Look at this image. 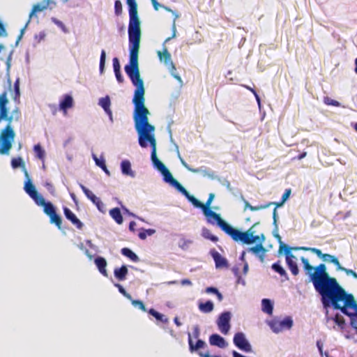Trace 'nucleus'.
<instances>
[{
    "label": "nucleus",
    "mask_w": 357,
    "mask_h": 357,
    "mask_svg": "<svg viewBox=\"0 0 357 357\" xmlns=\"http://www.w3.org/2000/svg\"><path fill=\"white\" fill-rule=\"evenodd\" d=\"M213 307V303L211 301H208L206 303H201L199 304V310L204 313H208L212 312Z\"/></svg>",
    "instance_id": "31"
},
{
    "label": "nucleus",
    "mask_w": 357,
    "mask_h": 357,
    "mask_svg": "<svg viewBox=\"0 0 357 357\" xmlns=\"http://www.w3.org/2000/svg\"><path fill=\"white\" fill-rule=\"evenodd\" d=\"M114 286L118 288L119 291L123 294L125 297L131 300L132 296L130 294L127 293L125 289L123 287V286L120 284H115Z\"/></svg>",
    "instance_id": "47"
},
{
    "label": "nucleus",
    "mask_w": 357,
    "mask_h": 357,
    "mask_svg": "<svg viewBox=\"0 0 357 357\" xmlns=\"http://www.w3.org/2000/svg\"><path fill=\"white\" fill-rule=\"evenodd\" d=\"M160 173L163 176V180L166 182L169 183L171 185L174 187L177 190L179 189H182V185L176 180L172 175L171 172L169 171V169L167 167H165L163 169L160 171Z\"/></svg>",
    "instance_id": "12"
},
{
    "label": "nucleus",
    "mask_w": 357,
    "mask_h": 357,
    "mask_svg": "<svg viewBox=\"0 0 357 357\" xmlns=\"http://www.w3.org/2000/svg\"><path fill=\"white\" fill-rule=\"evenodd\" d=\"M317 346L319 349V351L320 352V354H322V349H323V344L321 342V341H317Z\"/></svg>",
    "instance_id": "64"
},
{
    "label": "nucleus",
    "mask_w": 357,
    "mask_h": 357,
    "mask_svg": "<svg viewBox=\"0 0 357 357\" xmlns=\"http://www.w3.org/2000/svg\"><path fill=\"white\" fill-rule=\"evenodd\" d=\"M128 270L126 266L123 265L120 268H116L114 271L115 278L119 281H123L126 279Z\"/></svg>",
    "instance_id": "23"
},
{
    "label": "nucleus",
    "mask_w": 357,
    "mask_h": 357,
    "mask_svg": "<svg viewBox=\"0 0 357 357\" xmlns=\"http://www.w3.org/2000/svg\"><path fill=\"white\" fill-rule=\"evenodd\" d=\"M188 344L189 349L191 352H193L199 349L204 347L205 342L202 340H198L195 344H193L192 340L191 338L190 333H188Z\"/></svg>",
    "instance_id": "26"
},
{
    "label": "nucleus",
    "mask_w": 357,
    "mask_h": 357,
    "mask_svg": "<svg viewBox=\"0 0 357 357\" xmlns=\"http://www.w3.org/2000/svg\"><path fill=\"white\" fill-rule=\"evenodd\" d=\"M182 189H179L181 193H182L195 207L199 208L202 210V206H204V204L199 202L197 199H196L194 196L190 195V193L186 190V189L182 186Z\"/></svg>",
    "instance_id": "21"
},
{
    "label": "nucleus",
    "mask_w": 357,
    "mask_h": 357,
    "mask_svg": "<svg viewBox=\"0 0 357 357\" xmlns=\"http://www.w3.org/2000/svg\"><path fill=\"white\" fill-rule=\"evenodd\" d=\"M132 304L136 307L139 308L144 312H146V308L144 304V303L142 301L139 300H132L131 299Z\"/></svg>",
    "instance_id": "45"
},
{
    "label": "nucleus",
    "mask_w": 357,
    "mask_h": 357,
    "mask_svg": "<svg viewBox=\"0 0 357 357\" xmlns=\"http://www.w3.org/2000/svg\"><path fill=\"white\" fill-rule=\"evenodd\" d=\"M294 249L295 250H309V251L312 252V253L317 255V257L321 258L324 261L333 264L335 266H336L337 270H338L339 267L341 266L338 259L335 256L331 255L330 254H324V253H322L321 250L318 248L301 247V248H295Z\"/></svg>",
    "instance_id": "7"
},
{
    "label": "nucleus",
    "mask_w": 357,
    "mask_h": 357,
    "mask_svg": "<svg viewBox=\"0 0 357 357\" xmlns=\"http://www.w3.org/2000/svg\"><path fill=\"white\" fill-rule=\"evenodd\" d=\"M115 73V76H116L117 81L119 83H122L123 82V77L121 74V70L119 71V73Z\"/></svg>",
    "instance_id": "57"
},
{
    "label": "nucleus",
    "mask_w": 357,
    "mask_h": 357,
    "mask_svg": "<svg viewBox=\"0 0 357 357\" xmlns=\"http://www.w3.org/2000/svg\"><path fill=\"white\" fill-rule=\"evenodd\" d=\"M96 206V207L98 208V209L102 212V213H105V204L102 203V202L101 200H100L96 204H95Z\"/></svg>",
    "instance_id": "52"
},
{
    "label": "nucleus",
    "mask_w": 357,
    "mask_h": 357,
    "mask_svg": "<svg viewBox=\"0 0 357 357\" xmlns=\"http://www.w3.org/2000/svg\"><path fill=\"white\" fill-rule=\"evenodd\" d=\"M231 313L229 312H222L217 320V325L220 332L227 335L230 330Z\"/></svg>",
    "instance_id": "9"
},
{
    "label": "nucleus",
    "mask_w": 357,
    "mask_h": 357,
    "mask_svg": "<svg viewBox=\"0 0 357 357\" xmlns=\"http://www.w3.org/2000/svg\"><path fill=\"white\" fill-rule=\"evenodd\" d=\"M33 151H34L36 155L38 158H39L41 160H45V152L39 144L34 146Z\"/></svg>",
    "instance_id": "36"
},
{
    "label": "nucleus",
    "mask_w": 357,
    "mask_h": 357,
    "mask_svg": "<svg viewBox=\"0 0 357 357\" xmlns=\"http://www.w3.org/2000/svg\"><path fill=\"white\" fill-rule=\"evenodd\" d=\"M214 198V195L213 193H211L209 195V197L206 202V204H204V206H202V211L206 209H210V205Z\"/></svg>",
    "instance_id": "50"
},
{
    "label": "nucleus",
    "mask_w": 357,
    "mask_h": 357,
    "mask_svg": "<svg viewBox=\"0 0 357 357\" xmlns=\"http://www.w3.org/2000/svg\"><path fill=\"white\" fill-rule=\"evenodd\" d=\"M50 222L54 224L59 229L61 228L62 220L61 218L56 214V212L49 216Z\"/></svg>",
    "instance_id": "35"
},
{
    "label": "nucleus",
    "mask_w": 357,
    "mask_h": 357,
    "mask_svg": "<svg viewBox=\"0 0 357 357\" xmlns=\"http://www.w3.org/2000/svg\"><path fill=\"white\" fill-rule=\"evenodd\" d=\"M182 163L183 165H184V167L188 169L190 172H193V173H198L199 171V169H193V168H191L185 162H184L183 161H182Z\"/></svg>",
    "instance_id": "56"
},
{
    "label": "nucleus",
    "mask_w": 357,
    "mask_h": 357,
    "mask_svg": "<svg viewBox=\"0 0 357 357\" xmlns=\"http://www.w3.org/2000/svg\"><path fill=\"white\" fill-rule=\"evenodd\" d=\"M273 223L276 225L277 222V209L275 208L273 211Z\"/></svg>",
    "instance_id": "62"
},
{
    "label": "nucleus",
    "mask_w": 357,
    "mask_h": 357,
    "mask_svg": "<svg viewBox=\"0 0 357 357\" xmlns=\"http://www.w3.org/2000/svg\"><path fill=\"white\" fill-rule=\"evenodd\" d=\"M20 78H17L14 83V95L13 99L15 102H20Z\"/></svg>",
    "instance_id": "34"
},
{
    "label": "nucleus",
    "mask_w": 357,
    "mask_h": 357,
    "mask_svg": "<svg viewBox=\"0 0 357 357\" xmlns=\"http://www.w3.org/2000/svg\"><path fill=\"white\" fill-rule=\"evenodd\" d=\"M135 227H136V223L134 221H131L129 224V229L130 231H132V232H135Z\"/></svg>",
    "instance_id": "60"
},
{
    "label": "nucleus",
    "mask_w": 357,
    "mask_h": 357,
    "mask_svg": "<svg viewBox=\"0 0 357 357\" xmlns=\"http://www.w3.org/2000/svg\"><path fill=\"white\" fill-rule=\"evenodd\" d=\"M158 54L160 60L163 59L164 62L166 64L171 63L172 65L173 68L175 69V67L173 65V63L171 59V54L166 48H165L162 52L159 51L158 52Z\"/></svg>",
    "instance_id": "27"
},
{
    "label": "nucleus",
    "mask_w": 357,
    "mask_h": 357,
    "mask_svg": "<svg viewBox=\"0 0 357 357\" xmlns=\"http://www.w3.org/2000/svg\"><path fill=\"white\" fill-rule=\"evenodd\" d=\"M132 84L136 86L134 92L132 102L135 105L133 119L135 128L138 134L139 144L142 148L148 146L149 142L151 147V160L154 164L159 159L156 155V140L153 134L155 127L149 123V109L145 107V89L142 79L134 81Z\"/></svg>",
    "instance_id": "2"
},
{
    "label": "nucleus",
    "mask_w": 357,
    "mask_h": 357,
    "mask_svg": "<svg viewBox=\"0 0 357 357\" xmlns=\"http://www.w3.org/2000/svg\"><path fill=\"white\" fill-rule=\"evenodd\" d=\"M284 204V202H282V200L281 201V202L280 203H277V202H268L266 204H261V205H259V206H252L250 204V203L247 201V200H245L244 199V204H245V208H249L250 211H259V210H261V209H265L268 207H269L270 206L273 205V204H275V208H277V207H280L281 206L282 204Z\"/></svg>",
    "instance_id": "15"
},
{
    "label": "nucleus",
    "mask_w": 357,
    "mask_h": 357,
    "mask_svg": "<svg viewBox=\"0 0 357 357\" xmlns=\"http://www.w3.org/2000/svg\"><path fill=\"white\" fill-rule=\"evenodd\" d=\"M181 284L182 285H191L192 282H191V281L189 279H183L181 281Z\"/></svg>",
    "instance_id": "61"
},
{
    "label": "nucleus",
    "mask_w": 357,
    "mask_h": 357,
    "mask_svg": "<svg viewBox=\"0 0 357 357\" xmlns=\"http://www.w3.org/2000/svg\"><path fill=\"white\" fill-rule=\"evenodd\" d=\"M47 3H45L44 5H41L40 3L33 5V6L32 8L31 13V15L36 13L41 12V11L45 10L47 8Z\"/></svg>",
    "instance_id": "41"
},
{
    "label": "nucleus",
    "mask_w": 357,
    "mask_h": 357,
    "mask_svg": "<svg viewBox=\"0 0 357 357\" xmlns=\"http://www.w3.org/2000/svg\"><path fill=\"white\" fill-rule=\"evenodd\" d=\"M81 189L82 190L86 197L90 199L94 204H96L100 199L96 197L91 190L86 188L84 185L79 184Z\"/></svg>",
    "instance_id": "25"
},
{
    "label": "nucleus",
    "mask_w": 357,
    "mask_h": 357,
    "mask_svg": "<svg viewBox=\"0 0 357 357\" xmlns=\"http://www.w3.org/2000/svg\"><path fill=\"white\" fill-rule=\"evenodd\" d=\"M121 171L123 174L134 176V173L131 169V164L130 161L126 160H123L121 164Z\"/></svg>",
    "instance_id": "29"
},
{
    "label": "nucleus",
    "mask_w": 357,
    "mask_h": 357,
    "mask_svg": "<svg viewBox=\"0 0 357 357\" xmlns=\"http://www.w3.org/2000/svg\"><path fill=\"white\" fill-rule=\"evenodd\" d=\"M129 6L128 40L130 46V63L125 66V71L132 82L142 79L140 77L138 54L141 39L140 21L137 14L135 0H127Z\"/></svg>",
    "instance_id": "3"
},
{
    "label": "nucleus",
    "mask_w": 357,
    "mask_h": 357,
    "mask_svg": "<svg viewBox=\"0 0 357 357\" xmlns=\"http://www.w3.org/2000/svg\"><path fill=\"white\" fill-rule=\"evenodd\" d=\"M323 101H324V104L326 105H331V106H334V107H339L340 105V103L338 101H337L335 100H333L332 98H331L328 96L324 97Z\"/></svg>",
    "instance_id": "43"
},
{
    "label": "nucleus",
    "mask_w": 357,
    "mask_h": 357,
    "mask_svg": "<svg viewBox=\"0 0 357 357\" xmlns=\"http://www.w3.org/2000/svg\"><path fill=\"white\" fill-rule=\"evenodd\" d=\"M218 289H216L215 287H207L206 289V293L215 294V293H218Z\"/></svg>",
    "instance_id": "58"
},
{
    "label": "nucleus",
    "mask_w": 357,
    "mask_h": 357,
    "mask_svg": "<svg viewBox=\"0 0 357 357\" xmlns=\"http://www.w3.org/2000/svg\"><path fill=\"white\" fill-rule=\"evenodd\" d=\"M113 68L114 73H119L121 70V66L118 58L115 57L113 59Z\"/></svg>",
    "instance_id": "51"
},
{
    "label": "nucleus",
    "mask_w": 357,
    "mask_h": 357,
    "mask_svg": "<svg viewBox=\"0 0 357 357\" xmlns=\"http://www.w3.org/2000/svg\"><path fill=\"white\" fill-rule=\"evenodd\" d=\"M209 342L211 345L217 346L220 348H225L227 347L225 340L218 334H213L209 337Z\"/></svg>",
    "instance_id": "18"
},
{
    "label": "nucleus",
    "mask_w": 357,
    "mask_h": 357,
    "mask_svg": "<svg viewBox=\"0 0 357 357\" xmlns=\"http://www.w3.org/2000/svg\"><path fill=\"white\" fill-rule=\"evenodd\" d=\"M36 204L40 206H43V211L47 216H50L56 212V209L54 205L51 202H46L43 197H41V199L37 203H36Z\"/></svg>",
    "instance_id": "17"
},
{
    "label": "nucleus",
    "mask_w": 357,
    "mask_h": 357,
    "mask_svg": "<svg viewBox=\"0 0 357 357\" xmlns=\"http://www.w3.org/2000/svg\"><path fill=\"white\" fill-rule=\"evenodd\" d=\"M63 213L66 218L71 222L78 229L83 228V223L77 218L75 213L68 208H63Z\"/></svg>",
    "instance_id": "13"
},
{
    "label": "nucleus",
    "mask_w": 357,
    "mask_h": 357,
    "mask_svg": "<svg viewBox=\"0 0 357 357\" xmlns=\"http://www.w3.org/2000/svg\"><path fill=\"white\" fill-rule=\"evenodd\" d=\"M153 4V6L155 10H158L159 8L161 6L160 3L157 1V0H151Z\"/></svg>",
    "instance_id": "59"
},
{
    "label": "nucleus",
    "mask_w": 357,
    "mask_h": 357,
    "mask_svg": "<svg viewBox=\"0 0 357 357\" xmlns=\"http://www.w3.org/2000/svg\"><path fill=\"white\" fill-rule=\"evenodd\" d=\"M293 325V321L291 317H286L280 322V326L282 328L289 329Z\"/></svg>",
    "instance_id": "37"
},
{
    "label": "nucleus",
    "mask_w": 357,
    "mask_h": 357,
    "mask_svg": "<svg viewBox=\"0 0 357 357\" xmlns=\"http://www.w3.org/2000/svg\"><path fill=\"white\" fill-rule=\"evenodd\" d=\"M11 165L14 169L20 167L24 168L25 167L24 162H23L22 158L20 157L13 158L11 160Z\"/></svg>",
    "instance_id": "38"
},
{
    "label": "nucleus",
    "mask_w": 357,
    "mask_h": 357,
    "mask_svg": "<svg viewBox=\"0 0 357 357\" xmlns=\"http://www.w3.org/2000/svg\"><path fill=\"white\" fill-rule=\"evenodd\" d=\"M203 236L204 238L209 239L214 243H216L218 241V238L213 235L208 229H204L203 231Z\"/></svg>",
    "instance_id": "42"
},
{
    "label": "nucleus",
    "mask_w": 357,
    "mask_h": 357,
    "mask_svg": "<svg viewBox=\"0 0 357 357\" xmlns=\"http://www.w3.org/2000/svg\"><path fill=\"white\" fill-rule=\"evenodd\" d=\"M112 218L118 224L121 225L123 222V218L121 215V211L119 208H114L109 210V212Z\"/></svg>",
    "instance_id": "24"
},
{
    "label": "nucleus",
    "mask_w": 357,
    "mask_h": 357,
    "mask_svg": "<svg viewBox=\"0 0 357 357\" xmlns=\"http://www.w3.org/2000/svg\"><path fill=\"white\" fill-rule=\"evenodd\" d=\"M262 304V310L267 313L268 314H271L273 313V303L269 299L264 298L261 301Z\"/></svg>",
    "instance_id": "32"
},
{
    "label": "nucleus",
    "mask_w": 357,
    "mask_h": 357,
    "mask_svg": "<svg viewBox=\"0 0 357 357\" xmlns=\"http://www.w3.org/2000/svg\"><path fill=\"white\" fill-rule=\"evenodd\" d=\"M211 255L215 263V266L217 268H223L228 266L227 259L222 257L221 255L218 251H216L215 250H213L211 251Z\"/></svg>",
    "instance_id": "16"
},
{
    "label": "nucleus",
    "mask_w": 357,
    "mask_h": 357,
    "mask_svg": "<svg viewBox=\"0 0 357 357\" xmlns=\"http://www.w3.org/2000/svg\"><path fill=\"white\" fill-rule=\"evenodd\" d=\"M24 174L28 178V179L24 183V190L34 201V202L37 203L41 199V197H43V196L40 195L36 190L34 185L29 178V174L26 169H24Z\"/></svg>",
    "instance_id": "10"
},
{
    "label": "nucleus",
    "mask_w": 357,
    "mask_h": 357,
    "mask_svg": "<svg viewBox=\"0 0 357 357\" xmlns=\"http://www.w3.org/2000/svg\"><path fill=\"white\" fill-rule=\"evenodd\" d=\"M94 160L96 161V164L98 167H100L101 169H102L106 173H109L104 160H99L96 156H94Z\"/></svg>",
    "instance_id": "48"
},
{
    "label": "nucleus",
    "mask_w": 357,
    "mask_h": 357,
    "mask_svg": "<svg viewBox=\"0 0 357 357\" xmlns=\"http://www.w3.org/2000/svg\"><path fill=\"white\" fill-rule=\"evenodd\" d=\"M100 273L105 277H107V271L106 270L107 261L105 258L102 257H98L94 261Z\"/></svg>",
    "instance_id": "22"
},
{
    "label": "nucleus",
    "mask_w": 357,
    "mask_h": 357,
    "mask_svg": "<svg viewBox=\"0 0 357 357\" xmlns=\"http://www.w3.org/2000/svg\"><path fill=\"white\" fill-rule=\"evenodd\" d=\"M301 260L314 289L321 296L324 306L332 305L333 308L340 310L350 317L351 327L357 330V303L354 296L347 294L335 278L329 276L324 264L313 267L307 259L302 257Z\"/></svg>",
    "instance_id": "1"
},
{
    "label": "nucleus",
    "mask_w": 357,
    "mask_h": 357,
    "mask_svg": "<svg viewBox=\"0 0 357 357\" xmlns=\"http://www.w3.org/2000/svg\"><path fill=\"white\" fill-rule=\"evenodd\" d=\"M259 225V222L255 223L250 229H248L246 231H241L240 230L234 228L231 225L228 228L226 231V234L229 235L234 241H240L245 244H251L261 239L262 241L265 240V236L264 234L255 235V231L254 227Z\"/></svg>",
    "instance_id": "5"
},
{
    "label": "nucleus",
    "mask_w": 357,
    "mask_h": 357,
    "mask_svg": "<svg viewBox=\"0 0 357 357\" xmlns=\"http://www.w3.org/2000/svg\"><path fill=\"white\" fill-rule=\"evenodd\" d=\"M296 247L290 248L284 243H281V245L279 246V252L280 253L284 250L286 263L289 270L294 275H297L299 273V269L297 263L295 261L296 257L291 252L292 250H296L294 249Z\"/></svg>",
    "instance_id": "6"
},
{
    "label": "nucleus",
    "mask_w": 357,
    "mask_h": 357,
    "mask_svg": "<svg viewBox=\"0 0 357 357\" xmlns=\"http://www.w3.org/2000/svg\"><path fill=\"white\" fill-rule=\"evenodd\" d=\"M153 165L160 172L166 167L165 165L160 160L155 162Z\"/></svg>",
    "instance_id": "53"
},
{
    "label": "nucleus",
    "mask_w": 357,
    "mask_h": 357,
    "mask_svg": "<svg viewBox=\"0 0 357 357\" xmlns=\"http://www.w3.org/2000/svg\"><path fill=\"white\" fill-rule=\"evenodd\" d=\"M123 8L121 2L119 0H116L114 2V12L116 15H120L122 13Z\"/></svg>",
    "instance_id": "46"
},
{
    "label": "nucleus",
    "mask_w": 357,
    "mask_h": 357,
    "mask_svg": "<svg viewBox=\"0 0 357 357\" xmlns=\"http://www.w3.org/2000/svg\"><path fill=\"white\" fill-rule=\"evenodd\" d=\"M105 59H106V53H105V51L102 50L101 52L100 58V73H102L104 71Z\"/></svg>",
    "instance_id": "44"
},
{
    "label": "nucleus",
    "mask_w": 357,
    "mask_h": 357,
    "mask_svg": "<svg viewBox=\"0 0 357 357\" xmlns=\"http://www.w3.org/2000/svg\"><path fill=\"white\" fill-rule=\"evenodd\" d=\"M148 312L151 314L153 317H154L157 320L162 322V323H167L168 322V319L163 314L159 313L158 312H157L156 310H155L154 309L151 308L150 309Z\"/></svg>",
    "instance_id": "33"
},
{
    "label": "nucleus",
    "mask_w": 357,
    "mask_h": 357,
    "mask_svg": "<svg viewBox=\"0 0 357 357\" xmlns=\"http://www.w3.org/2000/svg\"><path fill=\"white\" fill-rule=\"evenodd\" d=\"M121 252L123 255L127 257L134 262H137L139 261L138 256L128 248H122Z\"/></svg>",
    "instance_id": "28"
},
{
    "label": "nucleus",
    "mask_w": 357,
    "mask_h": 357,
    "mask_svg": "<svg viewBox=\"0 0 357 357\" xmlns=\"http://www.w3.org/2000/svg\"><path fill=\"white\" fill-rule=\"evenodd\" d=\"M248 252L253 253L254 255H255V256L257 257H258L259 259V260L261 262H264L265 257H266V250L262 245L261 243L256 245L254 247L249 248L248 249Z\"/></svg>",
    "instance_id": "14"
},
{
    "label": "nucleus",
    "mask_w": 357,
    "mask_h": 357,
    "mask_svg": "<svg viewBox=\"0 0 357 357\" xmlns=\"http://www.w3.org/2000/svg\"><path fill=\"white\" fill-rule=\"evenodd\" d=\"M155 230L152 229H143L138 234V236L140 239L144 240L146 239L147 236H151L155 233Z\"/></svg>",
    "instance_id": "40"
},
{
    "label": "nucleus",
    "mask_w": 357,
    "mask_h": 357,
    "mask_svg": "<svg viewBox=\"0 0 357 357\" xmlns=\"http://www.w3.org/2000/svg\"><path fill=\"white\" fill-rule=\"evenodd\" d=\"M9 100L6 91L0 94V124L3 121L7 122L6 127L1 130L0 139L1 144L0 146V154L7 155L12 148V144L15 137V132L11 126L13 119L18 120L21 116V112L18 108H15L12 114H9L8 105Z\"/></svg>",
    "instance_id": "4"
},
{
    "label": "nucleus",
    "mask_w": 357,
    "mask_h": 357,
    "mask_svg": "<svg viewBox=\"0 0 357 357\" xmlns=\"http://www.w3.org/2000/svg\"><path fill=\"white\" fill-rule=\"evenodd\" d=\"M7 36V33L4 25L0 22V37H5Z\"/></svg>",
    "instance_id": "54"
},
{
    "label": "nucleus",
    "mask_w": 357,
    "mask_h": 357,
    "mask_svg": "<svg viewBox=\"0 0 357 357\" xmlns=\"http://www.w3.org/2000/svg\"><path fill=\"white\" fill-rule=\"evenodd\" d=\"M337 271H344V273H346L347 275H351L354 278H357V273L351 269H348L340 266Z\"/></svg>",
    "instance_id": "49"
},
{
    "label": "nucleus",
    "mask_w": 357,
    "mask_h": 357,
    "mask_svg": "<svg viewBox=\"0 0 357 357\" xmlns=\"http://www.w3.org/2000/svg\"><path fill=\"white\" fill-rule=\"evenodd\" d=\"M291 193V189H287L284 192V193L282 195V202H284L289 197Z\"/></svg>",
    "instance_id": "55"
},
{
    "label": "nucleus",
    "mask_w": 357,
    "mask_h": 357,
    "mask_svg": "<svg viewBox=\"0 0 357 357\" xmlns=\"http://www.w3.org/2000/svg\"><path fill=\"white\" fill-rule=\"evenodd\" d=\"M331 320L334 321V322L340 327V328H344L345 324L344 319L341 315L336 314L334 317L331 318Z\"/></svg>",
    "instance_id": "39"
},
{
    "label": "nucleus",
    "mask_w": 357,
    "mask_h": 357,
    "mask_svg": "<svg viewBox=\"0 0 357 357\" xmlns=\"http://www.w3.org/2000/svg\"><path fill=\"white\" fill-rule=\"evenodd\" d=\"M204 215L206 217L207 221L210 224H214L215 222L221 228L225 233L230 225L223 220L220 215L211 209H206L203 211Z\"/></svg>",
    "instance_id": "8"
},
{
    "label": "nucleus",
    "mask_w": 357,
    "mask_h": 357,
    "mask_svg": "<svg viewBox=\"0 0 357 357\" xmlns=\"http://www.w3.org/2000/svg\"><path fill=\"white\" fill-rule=\"evenodd\" d=\"M73 107V99L70 95H65L63 99L59 103V108L65 114L67 112V109Z\"/></svg>",
    "instance_id": "19"
},
{
    "label": "nucleus",
    "mask_w": 357,
    "mask_h": 357,
    "mask_svg": "<svg viewBox=\"0 0 357 357\" xmlns=\"http://www.w3.org/2000/svg\"><path fill=\"white\" fill-rule=\"evenodd\" d=\"M99 105L102 107L106 114L109 116L111 121H113L112 113L110 109V99L108 96L99 100Z\"/></svg>",
    "instance_id": "20"
},
{
    "label": "nucleus",
    "mask_w": 357,
    "mask_h": 357,
    "mask_svg": "<svg viewBox=\"0 0 357 357\" xmlns=\"http://www.w3.org/2000/svg\"><path fill=\"white\" fill-rule=\"evenodd\" d=\"M234 344L242 351L245 352L252 351V347L243 333H237L235 334L234 337Z\"/></svg>",
    "instance_id": "11"
},
{
    "label": "nucleus",
    "mask_w": 357,
    "mask_h": 357,
    "mask_svg": "<svg viewBox=\"0 0 357 357\" xmlns=\"http://www.w3.org/2000/svg\"><path fill=\"white\" fill-rule=\"evenodd\" d=\"M271 268L273 270H274L276 273H279L280 276L284 277L285 280H288L289 277L286 272V271L283 268L282 266L280 264V261L275 262L272 264Z\"/></svg>",
    "instance_id": "30"
},
{
    "label": "nucleus",
    "mask_w": 357,
    "mask_h": 357,
    "mask_svg": "<svg viewBox=\"0 0 357 357\" xmlns=\"http://www.w3.org/2000/svg\"><path fill=\"white\" fill-rule=\"evenodd\" d=\"M245 87H246L248 90H250V91H252V93L255 96V97H256L257 100L258 101H259V96H258V95H257V92L255 91V89H253L252 88L250 87V86H245Z\"/></svg>",
    "instance_id": "63"
}]
</instances>
